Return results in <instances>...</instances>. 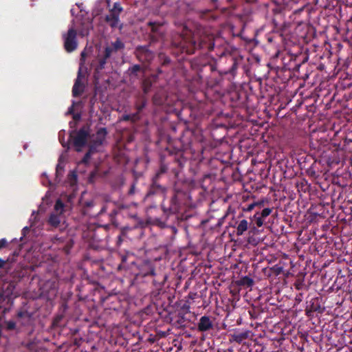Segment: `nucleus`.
I'll return each instance as SVG.
<instances>
[{"mask_svg": "<svg viewBox=\"0 0 352 352\" xmlns=\"http://www.w3.org/2000/svg\"><path fill=\"white\" fill-rule=\"evenodd\" d=\"M171 45L177 50V54H192L197 50L206 53L213 50L214 39L212 34H203L197 37L186 26H183L182 32L173 35Z\"/></svg>", "mask_w": 352, "mask_h": 352, "instance_id": "1", "label": "nucleus"}, {"mask_svg": "<svg viewBox=\"0 0 352 352\" xmlns=\"http://www.w3.org/2000/svg\"><path fill=\"white\" fill-rule=\"evenodd\" d=\"M124 43L118 38L114 42L106 44L102 50L98 51L96 60L93 63L95 72L99 73L104 69L111 57L118 51L124 50Z\"/></svg>", "mask_w": 352, "mask_h": 352, "instance_id": "2", "label": "nucleus"}, {"mask_svg": "<svg viewBox=\"0 0 352 352\" xmlns=\"http://www.w3.org/2000/svg\"><path fill=\"white\" fill-rule=\"evenodd\" d=\"M138 272L136 273L137 277H146L147 276H154V285L164 284L166 279V275H162V278L155 273L153 263L148 260H144L138 265Z\"/></svg>", "mask_w": 352, "mask_h": 352, "instance_id": "3", "label": "nucleus"}, {"mask_svg": "<svg viewBox=\"0 0 352 352\" xmlns=\"http://www.w3.org/2000/svg\"><path fill=\"white\" fill-rule=\"evenodd\" d=\"M65 50L71 53L78 47L77 32L74 28H70L67 32L62 34Z\"/></svg>", "mask_w": 352, "mask_h": 352, "instance_id": "4", "label": "nucleus"}, {"mask_svg": "<svg viewBox=\"0 0 352 352\" xmlns=\"http://www.w3.org/2000/svg\"><path fill=\"white\" fill-rule=\"evenodd\" d=\"M185 194L183 191L175 188V193L169 201V206L166 207L164 204H162L164 212H168L170 214H176L180 211L182 205V197Z\"/></svg>", "mask_w": 352, "mask_h": 352, "instance_id": "5", "label": "nucleus"}, {"mask_svg": "<svg viewBox=\"0 0 352 352\" xmlns=\"http://www.w3.org/2000/svg\"><path fill=\"white\" fill-rule=\"evenodd\" d=\"M88 136L89 132L84 127L76 133L75 131L70 133L69 138L73 140V145L76 151L80 152L82 151V148L87 144Z\"/></svg>", "mask_w": 352, "mask_h": 352, "instance_id": "6", "label": "nucleus"}, {"mask_svg": "<svg viewBox=\"0 0 352 352\" xmlns=\"http://www.w3.org/2000/svg\"><path fill=\"white\" fill-rule=\"evenodd\" d=\"M137 59L143 63H151L155 57V53L149 49L148 45H138L134 52Z\"/></svg>", "mask_w": 352, "mask_h": 352, "instance_id": "7", "label": "nucleus"}, {"mask_svg": "<svg viewBox=\"0 0 352 352\" xmlns=\"http://www.w3.org/2000/svg\"><path fill=\"white\" fill-rule=\"evenodd\" d=\"M234 227L236 228V234L237 236L243 235L245 232L248 230V229L250 234H254L256 232H258V230L254 224L252 225L246 219H242L236 222V226Z\"/></svg>", "mask_w": 352, "mask_h": 352, "instance_id": "8", "label": "nucleus"}, {"mask_svg": "<svg viewBox=\"0 0 352 352\" xmlns=\"http://www.w3.org/2000/svg\"><path fill=\"white\" fill-rule=\"evenodd\" d=\"M324 308L321 307L320 300L318 298H314L311 300L307 302L305 307V314L308 317H312L314 312L322 314Z\"/></svg>", "mask_w": 352, "mask_h": 352, "instance_id": "9", "label": "nucleus"}, {"mask_svg": "<svg viewBox=\"0 0 352 352\" xmlns=\"http://www.w3.org/2000/svg\"><path fill=\"white\" fill-rule=\"evenodd\" d=\"M159 179L153 177L152 182L147 191L146 196L150 197L153 195H164L166 192V188L161 185L159 182Z\"/></svg>", "mask_w": 352, "mask_h": 352, "instance_id": "10", "label": "nucleus"}, {"mask_svg": "<svg viewBox=\"0 0 352 352\" xmlns=\"http://www.w3.org/2000/svg\"><path fill=\"white\" fill-rule=\"evenodd\" d=\"M3 248H8L10 250H14L13 256H16L19 254L22 248V244L16 239H12L10 243L6 239H0V250Z\"/></svg>", "mask_w": 352, "mask_h": 352, "instance_id": "11", "label": "nucleus"}, {"mask_svg": "<svg viewBox=\"0 0 352 352\" xmlns=\"http://www.w3.org/2000/svg\"><path fill=\"white\" fill-rule=\"evenodd\" d=\"M213 328V323L209 316H203L197 324V330L200 332L208 331Z\"/></svg>", "mask_w": 352, "mask_h": 352, "instance_id": "12", "label": "nucleus"}, {"mask_svg": "<svg viewBox=\"0 0 352 352\" xmlns=\"http://www.w3.org/2000/svg\"><path fill=\"white\" fill-rule=\"evenodd\" d=\"M167 99L166 91L160 89L157 90L152 98V102L155 106H162L165 104Z\"/></svg>", "mask_w": 352, "mask_h": 352, "instance_id": "13", "label": "nucleus"}, {"mask_svg": "<svg viewBox=\"0 0 352 352\" xmlns=\"http://www.w3.org/2000/svg\"><path fill=\"white\" fill-rule=\"evenodd\" d=\"M148 25L151 28V32L153 34L154 39H157L162 37L164 34V31L162 30L163 23L157 21H149Z\"/></svg>", "mask_w": 352, "mask_h": 352, "instance_id": "14", "label": "nucleus"}, {"mask_svg": "<svg viewBox=\"0 0 352 352\" xmlns=\"http://www.w3.org/2000/svg\"><path fill=\"white\" fill-rule=\"evenodd\" d=\"M80 69L78 72L77 78L75 80L74 85L72 88V95L74 97H78L80 96L83 91H84V87L82 83L80 81Z\"/></svg>", "mask_w": 352, "mask_h": 352, "instance_id": "15", "label": "nucleus"}, {"mask_svg": "<svg viewBox=\"0 0 352 352\" xmlns=\"http://www.w3.org/2000/svg\"><path fill=\"white\" fill-rule=\"evenodd\" d=\"M228 60L231 63L232 65L228 71L225 72V73L230 74L234 76L236 74L239 63L241 62L242 60L241 58L234 57L232 55L228 56Z\"/></svg>", "mask_w": 352, "mask_h": 352, "instance_id": "16", "label": "nucleus"}, {"mask_svg": "<svg viewBox=\"0 0 352 352\" xmlns=\"http://www.w3.org/2000/svg\"><path fill=\"white\" fill-rule=\"evenodd\" d=\"M64 221L63 214L53 212L49 217L48 223L52 227L57 228Z\"/></svg>", "mask_w": 352, "mask_h": 352, "instance_id": "17", "label": "nucleus"}, {"mask_svg": "<svg viewBox=\"0 0 352 352\" xmlns=\"http://www.w3.org/2000/svg\"><path fill=\"white\" fill-rule=\"evenodd\" d=\"M147 102L148 101L146 96L141 95L138 96L134 102V107L136 111L141 113L143 109L146 107Z\"/></svg>", "mask_w": 352, "mask_h": 352, "instance_id": "18", "label": "nucleus"}, {"mask_svg": "<svg viewBox=\"0 0 352 352\" xmlns=\"http://www.w3.org/2000/svg\"><path fill=\"white\" fill-rule=\"evenodd\" d=\"M105 21L111 28H116L118 27L120 23V15H118V13L113 14L109 12L105 16Z\"/></svg>", "mask_w": 352, "mask_h": 352, "instance_id": "19", "label": "nucleus"}, {"mask_svg": "<svg viewBox=\"0 0 352 352\" xmlns=\"http://www.w3.org/2000/svg\"><path fill=\"white\" fill-rule=\"evenodd\" d=\"M250 331L245 330L243 331H237L234 332L231 335L232 340L237 342L238 344H241L243 340L248 339L250 336Z\"/></svg>", "mask_w": 352, "mask_h": 352, "instance_id": "20", "label": "nucleus"}, {"mask_svg": "<svg viewBox=\"0 0 352 352\" xmlns=\"http://www.w3.org/2000/svg\"><path fill=\"white\" fill-rule=\"evenodd\" d=\"M107 134V131L106 128L103 127V128L99 129L96 133V138L93 141V143L98 146H101L105 140Z\"/></svg>", "mask_w": 352, "mask_h": 352, "instance_id": "21", "label": "nucleus"}, {"mask_svg": "<svg viewBox=\"0 0 352 352\" xmlns=\"http://www.w3.org/2000/svg\"><path fill=\"white\" fill-rule=\"evenodd\" d=\"M236 285L240 287H251L254 285V280L248 276L241 277L236 281Z\"/></svg>", "mask_w": 352, "mask_h": 352, "instance_id": "22", "label": "nucleus"}, {"mask_svg": "<svg viewBox=\"0 0 352 352\" xmlns=\"http://www.w3.org/2000/svg\"><path fill=\"white\" fill-rule=\"evenodd\" d=\"M152 86L153 81L150 78H146L142 80L141 87L144 96L150 92Z\"/></svg>", "mask_w": 352, "mask_h": 352, "instance_id": "23", "label": "nucleus"}, {"mask_svg": "<svg viewBox=\"0 0 352 352\" xmlns=\"http://www.w3.org/2000/svg\"><path fill=\"white\" fill-rule=\"evenodd\" d=\"M250 223L252 225L254 224L256 228H260L264 224V219H263L259 214L256 212L255 214L250 217Z\"/></svg>", "mask_w": 352, "mask_h": 352, "instance_id": "24", "label": "nucleus"}, {"mask_svg": "<svg viewBox=\"0 0 352 352\" xmlns=\"http://www.w3.org/2000/svg\"><path fill=\"white\" fill-rule=\"evenodd\" d=\"M158 58L162 66H168L170 63V58L163 52L159 53Z\"/></svg>", "mask_w": 352, "mask_h": 352, "instance_id": "25", "label": "nucleus"}, {"mask_svg": "<svg viewBox=\"0 0 352 352\" xmlns=\"http://www.w3.org/2000/svg\"><path fill=\"white\" fill-rule=\"evenodd\" d=\"M141 70V66L140 65H133L130 67L128 69V72L131 76L138 77V72Z\"/></svg>", "mask_w": 352, "mask_h": 352, "instance_id": "26", "label": "nucleus"}, {"mask_svg": "<svg viewBox=\"0 0 352 352\" xmlns=\"http://www.w3.org/2000/svg\"><path fill=\"white\" fill-rule=\"evenodd\" d=\"M294 285L297 290H307V286L305 285L303 279L298 278L296 280Z\"/></svg>", "mask_w": 352, "mask_h": 352, "instance_id": "27", "label": "nucleus"}, {"mask_svg": "<svg viewBox=\"0 0 352 352\" xmlns=\"http://www.w3.org/2000/svg\"><path fill=\"white\" fill-rule=\"evenodd\" d=\"M65 205L60 199H58L54 205V212L63 214L64 212Z\"/></svg>", "mask_w": 352, "mask_h": 352, "instance_id": "28", "label": "nucleus"}, {"mask_svg": "<svg viewBox=\"0 0 352 352\" xmlns=\"http://www.w3.org/2000/svg\"><path fill=\"white\" fill-rule=\"evenodd\" d=\"M167 170H168V167L166 165L163 164H161L159 170L157 171V173H155V175H154L153 177H155V178L160 179L161 176L162 175H164L165 173H166Z\"/></svg>", "mask_w": 352, "mask_h": 352, "instance_id": "29", "label": "nucleus"}, {"mask_svg": "<svg viewBox=\"0 0 352 352\" xmlns=\"http://www.w3.org/2000/svg\"><path fill=\"white\" fill-rule=\"evenodd\" d=\"M256 206L258 207L259 209H260L263 206V204L260 203V202H254L252 204H249L246 208H243V211H244V212H250Z\"/></svg>", "mask_w": 352, "mask_h": 352, "instance_id": "30", "label": "nucleus"}, {"mask_svg": "<svg viewBox=\"0 0 352 352\" xmlns=\"http://www.w3.org/2000/svg\"><path fill=\"white\" fill-rule=\"evenodd\" d=\"M122 11V8L121 7L119 3H115L113 4V8L110 10V12L113 14H117L120 15Z\"/></svg>", "mask_w": 352, "mask_h": 352, "instance_id": "31", "label": "nucleus"}, {"mask_svg": "<svg viewBox=\"0 0 352 352\" xmlns=\"http://www.w3.org/2000/svg\"><path fill=\"white\" fill-rule=\"evenodd\" d=\"M272 211V208H265L263 210H262L261 212H260V211H256V212L259 214V215L263 219H265L267 217H268L271 214Z\"/></svg>", "mask_w": 352, "mask_h": 352, "instance_id": "32", "label": "nucleus"}, {"mask_svg": "<svg viewBox=\"0 0 352 352\" xmlns=\"http://www.w3.org/2000/svg\"><path fill=\"white\" fill-rule=\"evenodd\" d=\"M141 113H138V112H135V113H130L129 114V116H130V122H133V123H135L139 120H140L141 119Z\"/></svg>", "mask_w": 352, "mask_h": 352, "instance_id": "33", "label": "nucleus"}, {"mask_svg": "<svg viewBox=\"0 0 352 352\" xmlns=\"http://www.w3.org/2000/svg\"><path fill=\"white\" fill-rule=\"evenodd\" d=\"M12 299V298H10L9 296H8L6 298L4 296H2L0 300V308H3L6 305L9 304Z\"/></svg>", "mask_w": 352, "mask_h": 352, "instance_id": "34", "label": "nucleus"}, {"mask_svg": "<svg viewBox=\"0 0 352 352\" xmlns=\"http://www.w3.org/2000/svg\"><path fill=\"white\" fill-rule=\"evenodd\" d=\"M95 202L93 200L85 201L83 204L84 209L86 210V212H89V210L95 206Z\"/></svg>", "mask_w": 352, "mask_h": 352, "instance_id": "35", "label": "nucleus"}, {"mask_svg": "<svg viewBox=\"0 0 352 352\" xmlns=\"http://www.w3.org/2000/svg\"><path fill=\"white\" fill-rule=\"evenodd\" d=\"M63 315H57L53 320V322H52V325L54 327H58L60 325V322H61V320H63Z\"/></svg>", "mask_w": 352, "mask_h": 352, "instance_id": "36", "label": "nucleus"}, {"mask_svg": "<svg viewBox=\"0 0 352 352\" xmlns=\"http://www.w3.org/2000/svg\"><path fill=\"white\" fill-rule=\"evenodd\" d=\"M91 152H87L83 158L81 160L80 162L84 164H87L89 162V160L91 158Z\"/></svg>", "mask_w": 352, "mask_h": 352, "instance_id": "37", "label": "nucleus"}, {"mask_svg": "<svg viewBox=\"0 0 352 352\" xmlns=\"http://www.w3.org/2000/svg\"><path fill=\"white\" fill-rule=\"evenodd\" d=\"M6 328L8 330H13L16 327V323L14 321L10 320L6 322Z\"/></svg>", "mask_w": 352, "mask_h": 352, "instance_id": "38", "label": "nucleus"}, {"mask_svg": "<svg viewBox=\"0 0 352 352\" xmlns=\"http://www.w3.org/2000/svg\"><path fill=\"white\" fill-rule=\"evenodd\" d=\"M98 146L94 144L93 142L89 146V150L87 152H91V155H92L94 152L96 151Z\"/></svg>", "mask_w": 352, "mask_h": 352, "instance_id": "39", "label": "nucleus"}, {"mask_svg": "<svg viewBox=\"0 0 352 352\" xmlns=\"http://www.w3.org/2000/svg\"><path fill=\"white\" fill-rule=\"evenodd\" d=\"M302 299H303V294L302 292H300L298 294H296V296L295 297V301L297 303H300V302H302Z\"/></svg>", "mask_w": 352, "mask_h": 352, "instance_id": "40", "label": "nucleus"}, {"mask_svg": "<svg viewBox=\"0 0 352 352\" xmlns=\"http://www.w3.org/2000/svg\"><path fill=\"white\" fill-rule=\"evenodd\" d=\"M107 211V206L105 205L102 206V207L100 208V210L97 213L98 216L102 215Z\"/></svg>", "mask_w": 352, "mask_h": 352, "instance_id": "41", "label": "nucleus"}, {"mask_svg": "<svg viewBox=\"0 0 352 352\" xmlns=\"http://www.w3.org/2000/svg\"><path fill=\"white\" fill-rule=\"evenodd\" d=\"M273 270L276 272V275H278V274H280V272L283 270V268L281 267H278V266L276 265L273 267Z\"/></svg>", "mask_w": 352, "mask_h": 352, "instance_id": "42", "label": "nucleus"}, {"mask_svg": "<svg viewBox=\"0 0 352 352\" xmlns=\"http://www.w3.org/2000/svg\"><path fill=\"white\" fill-rule=\"evenodd\" d=\"M135 184H133L131 187H130V189L129 190V192L128 194L129 195H133L134 192H135Z\"/></svg>", "mask_w": 352, "mask_h": 352, "instance_id": "43", "label": "nucleus"}, {"mask_svg": "<svg viewBox=\"0 0 352 352\" xmlns=\"http://www.w3.org/2000/svg\"><path fill=\"white\" fill-rule=\"evenodd\" d=\"M122 120L123 121H130V116H129V114H124L122 116Z\"/></svg>", "mask_w": 352, "mask_h": 352, "instance_id": "44", "label": "nucleus"}, {"mask_svg": "<svg viewBox=\"0 0 352 352\" xmlns=\"http://www.w3.org/2000/svg\"><path fill=\"white\" fill-rule=\"evenodd\" d=\"M28 312H27V311H19V312H18V314H17V316H18L19 318H22V317H23L25 315H28Z\"/></svg>", "mask_w": 352, "mask_h": 352, "instance_id": "45", "label": "nucleus"}, {"mask_svg": "<svg viewBox=\"0 0 352 352\" xmlns=\"http://www.w3.org/2000/svg\"><path fill=\"white\" fill-rule=\"evenodd\" d=\"M6 264V261H4L0 258V269L3 268Z\"/></svg>", "mask_w": 352, "mask_h": 352, "instance_id": "46", "label": "nucleus"}, {"mask_svg": "<svg viewBox=\"0 0 352 352\" xmlns=\"http://www.w3.org/2000/svg\"><path fill=\"white\" fill-rule=\"evenodd\" d=\"M67 114H74V106H73V105H72V106H71V107L69 108V109H68V111H67Z\"/></svg>", "mask_w": 352, "mask_h": 352, "instance_id": "47", "label": "nucleus"}, {"mask_svg": "<svg viewBox=\"0 0 352 352\" xmlns=\"http://www.w3.org/2000/svg\"><path fill=\"white\" fill-rule=\"evenodd\" d=\"M73 118L75 120H78L80 118V116L79 114H74L73 115Z\"/></svg>", "mask_w": 352, "mask_h": 352, "instance_id": "48", "label": "nucleus"}, {"mask_svg": "<svg viewBox=\"0 0 352 352\" xmlns=\"http://www.w3.org/2000/svg\"><path fill=\"white\" fill-rule=\"evenodd\" d=\"M209 68L210 71H212L213 70V65H204V68Z\"/></svg>", "mask_w": 352, "mask_h": 352, "instance_id": "49", "label": "nucleus"}, {"mask_svg": "<svg viewBox=\"0 0 352 352\" xmlns=\"http://www.w3.org/2000/svg\"><path fill=\"white\" fill-rule=\"evenodd\" d=\"M60 170H63V168L60 166V164H58L56 166V173L58 174Z\"/></svg>", "mask_w": 352, "mask_h": 352, "instance_id": "50", "label": "nucleus"}, {"mask_svg": "<svg viewBox=\"0 0 352 352\" xmlns=\"http://www.w3.org/2000/svg\"><path fill=\"white\" fill-rule=\"evenodd\" d=\"M79 341H80V340H78V339H76H76L74 340V344L75 345H76V346H79Z\"/></svg>", "mask_w": 352, "mask_h": 352, "instance_id": "51", "label": "nucleus"}, {"mask_svg": "<svg viewBox=\"0 0 352 352\" xmlns=\"http://www.w3.org/2000/svg\"><path fill=\"white\" fill-rule=\"evenodd\" d=\"M171 229H172L173 232H177V229H176L175 227H172Z\"/></svg>", "mask_w": 352, "mask_h": 352, "instance_id": "52", "label": "nucleus"}, {"mask_svg": "<svg viewBox=\"0 0 352 352\" xmlns=\"http://www.w3.org/2000/svg\"><path fill=\"white\" fill-rule=\"evenodd\" d=\"M28 230V227H25L23 229V231L25 232V231H27Z\"/></svg>", "mask_w": 352, "mask_h": 352, "instance_id": "53", "label": "nucleus"}, {"mask_svg": "<svg viewBox=\"0 0 352 352\" xmlns=\"http://www.w3.org/2000/svg\"><path fill=\"white\" fill-rule=\"evenodd\" d=\"M224 55H226L225 52H223L222 53L221 56H224Z\"/></svg>", "mask_w": 352, "mask_h": 352, "instance_id": "54", "label": "nucleus"}, {"mask_svg": "<svg viewBox=\"0 0 352 352\" xmlns=\"http://www.w3.org/2000/svg\"><path fill=\"white\" fill-rule=\"evenodd\" d=\"M350 164H351V165L352 166V158L351 159Z\"/></svg>", "mask_w": 352, "mask_h": 352, "instance_id": "55", "label": "nucleus"}, {"mask_svg": "<svg viewBox=\"0 0 352 352\" xmlns=\"http://www.w3.org/2000/svg\"><path fill=\"white\" fill-rule=\"evenodd\" d=\"M84 54H85V53H84V52H82L81 56H84Z\"/></svg>", "mask_w": 352, "mask_h": 352, "instance_id": "56", "label": "nucleus"}, {"mask_svg": "<svg viewBox=\"0 0 352 352\" xmlns=\"http://www.w3.org/2000/svg\"><path fill=\"white\" fill-rule=\"evenodd\" d=\"M159 73H162V72L160 69H158Z\"/></svg>", "mask_w": 352, "mask_h": 352, "instance_id": "57", "label": "nucleus"}, {"mask_svg": "<svg viewBox=\"0 0 352 352\" xmlns=\"http://www.w3.org/2000/svg\"><path fill=\"white\" fill-rule=\"evenodd\" d=\"M80 34H82V36L85 35V34L83 32H81Z\"/></svg>", "mask_w": 352, "mask_h": 352, "instance_id": "58", "label": "nucleus"}]
</instances>
